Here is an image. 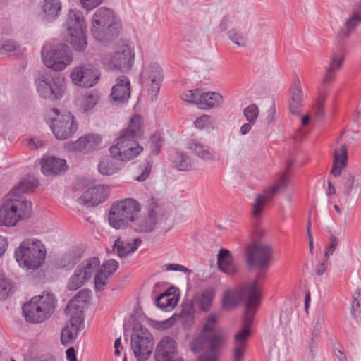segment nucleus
<instances>
[{
  "instance_id": "7c9ffc66",
  "label": "nucleus",
  "mask_w": 361,
  "mask_h": 361,
  "mask_svg": "<svg viewBox=\"0 0 361 361\" xmlns=\"http://www.w3.org/2000/svg\"><path fill=\"white\" fill-rule=\"evenodd\" d=\"M223 102V96L219 92L208 91L201 93L197 106L201 109L208 110L221 106Z\"/></svg>"
},
{
  "instance_id": "c756f323",
  "label": "nucleus",
  "mask_w": 361,
  "mask_h": 361,
  "mask_svg": "<svg viewBox=\"0 0 361 361\" xmlns=\"http://www.w3.org/2000/svg\"><path fill=\"white\" fill-rule=\"evenodd\" d=\"M188 148L201 159L207 161L217 159L216 152L202 140H191L188 144Z\"/></svg>"
},
{
  "instance_id": "2eb2a0df",
  "label": "nucleus",
  "mask_w": 361,
  "mask_h": 361,
  "mask_svg": "<svg viewBox=\"0 0 361 361\" xmlns=\"http://www.w3.org/2000/svg\"><path fill=\"white\" fill-rule=\"evenodd\" d=\"M135 51L127 44L121 46L114 54L102 59V64L109 70H118L123 72L130 71L134 63Z\"/></svg>"
},
{
  "instance_id": "ddd939ff",
  "label": "nucleus",
  "mask_w": 361,
  "mask_h": 361,
  "mask_svg": "<svg viewBox=\"0 0 361 361\" xmlns=\"http://www.w3.org/2000/svg\"><path fill=\"white\" fill-rule=\"evenodd\" d=\"M153 347L154 340L151 333L141 324H135L131 336V348L135 358L138 361L147 360Z\"/></svg>"
},
{
  "instance_id": "e433bc0d",
  "label": "nucleus",
  "mask_w": 361,
  "mask_h": 361,
  "mask_svg": "<svg viewBox=\"0 0 361 361\" xmlns=\"http://www.w3.org/2000/svg\"><path fill=\"white\" fill-rule=\"evenodd\" d=\"M347 161L348 152L345 145H342L339 149H335L331 173L334 176H340L342 170L347 166Z\"/></svg>"
},
{
  "instance_id": "bb28decb",
  "label": "nucleus",
  "mask_w": 361,
  "mask_h": 361,
  "mask_svg": "<svg viewBox=\"0 0 361 361\" xmlns=\"http://www.w3.org/2000/svg\"><path fill=\"white\" fill-rule=\"evenodd\" d=\"M130 96V81L127 76L122 75L116 79L111 87V98L119 103L128 100Z\"/></svg>"
},
{
  "instance_id": "dca6fc26",
  "label": "nucleus",
  "mask_w": 361,
  "mask_h": 361,
  "mask_svg": "<svg viewBox=\"0 0 361 361\" xmlns=\"http://www.w3.org/2000/svg\"><path fill=\"white\" fill-rule=\"evenodd\" d=\"M99 70L92 64H81L75 66L70 74L71 82L83 88L94 87L99 80Z\"/></svg>"
},
{
  "instance_id": "9b49d317",
  "label": "nucleus",
  "mask_w": 361,
  "mask_h": 361,
  "mask_svg": "<svg viewBox=\"0 0 361 361\" xmlns=\"http://www.w3.org/2000/svg\"><path fill=\"white\" fill-rule=\"evenodd\" d=\"M35 83L39 94L45 99H59L65 92V80L59 74L47 73L40 75Z\"/></svg>"
},
{
  "instance_id": "5701e85b",
  "label": "nucleus",
  "mask_w": 361,
  "mask_h": 361,
  "mask_svg": "<svg viewBox=\"0 0 361 361\" xmlns=\"http://www.w3.org/2000/svg\"><path fill=\"white\" fill-rule=\"evenodd\" d=\"M109 188L105 185H98L89 188L82 195L80 200L89 206H97L104 202L109 195Z\"/></svg>"
},
{
  "instance_id": "338daca9",
  "label": "nucleus",
  "mask_w": 361,
  "mask_h": 361,
  "mask_svg": "<svg viewBox=\"0 0 361 361\" xmlns=\"http://www.w3.org/2000/svg\"><path fill=\"white\" fill-rule=\"evenodd\" d=\"M7 246L8 243L6 238L0 235V258L4 254Z\"/></svg>"
},
{
  "instance_id": "69168bd1",
  "label": "nucleus",
  "mask_w": 361,
  "mask_h": 361,
  "mask_svg": "<svg viewBox=\"0 0 361 361\" xmlns=\"http://www.w3.org/2000/svg\"><path fill=\"white\" fill-rule=\"evenodd\" d=\"M254 123L249 122L244 123L240 129V133L242 135H246L247 133H249Z\"/></svg>"
},
{
  "instance_id": "423d86ee",
  "label": "nucleus",
  "mask_w": 361,
  "mask_h": 361,
  "mask_svg": "<svg viewBox=\"0 0 361 361\" xmlns=\"http://www.w3.org/2000/svg\"><path fill=\"white\" fill-rule=\"evenodd\" d=\"M56 300L53 294L43 293L33 298L23 307L26 321L32 323L42 322L54 312Z\"/></svg>"
},
{
  "instance_id": "2f4dec72",
  "label": "nucleus",
  "mask_w": 361,
  "mask_h": 361,
  "mask_svg": "<svg viewBox=\"0 0 361 361\" xmlns=\"http://www.w3.org/2000/svg\"><path fill=\"white\" fill-rule=\"evenodd\" d=\"M361 24V5L355 8L345 19L343 27L338 32L341 38L348 37L352 31Z\"/></svg>"
},
{
  "instance_id": "4be33fe9",
  "label": "nucleus",
  "mask_w": 361,
  "mask_h": 361,
  "mask_svg": "<svg viewBox=\"0 0 361 361\" xmlns=\"http://www.w3.org/2000/svg\"><path fill=\"white\" fill-rule=\"evenodd\" d=\"M177 343L170 336H164L157 343L155 353V361H176Z\"/></svg>"
},
{
  "instance_id": "774afa93",
  "label": "nucleus",
  "mask_w": 361,
  "mask_h": 361,
  "mask_svg": "<svg viewBox=\"0 0 361 361\" xmlns=\"http://www.w3.org/2000/svg\"><path fill=\"white\" fill-rule=\"evenodd\" d=\"M334 354L339 361H347L346 355L340 349H336Z\"/></svg>"
},
{
  "instance_id": "20e7f679",
  "label": "nucleus",
  "mask_w": 361,
  "mask_h": 361,
  "mask_svg": "<svg viewBox=\"0 0 361 361\" xmlns=\"http://www.w3.org/2000/svg\"><path fill=\"white\" fill-rule=\"evenodd\" d=\"M121 28V19L113 10L101 7L94 13L90 32L97 40L110 41L118 35Z\"/></svg>"
},
{
  "instance_id": "8fccbe9b",
  "label": "nucleus",
  "mask_w": 361,
  "mask_h": 361,
  "mask_svg": "<svg viewBox=\"0 0 361 361\" xmlns=\"http://www.w3.org/2000/svg\"><path fill=\"white\" fill-rule=\"evenodd\" d=\"M201 93V90L198 89L188 90L182 93L181 99L188 103L195 104L197 105Z\"/></svg>"
},
{
  "instance_id": "49530a36",
  "label": "nucleus",
  "mask_w": 361,
  "mask_h": 361,
  "mask_svg": "<svg viewBox=\"0 0 361 361\" xmlns=\"http://www.w3.org/2000/svg\"><path fill=\"white\" fill-rule=\"evenodd\" d=\"M99 95L97 92H90L85 94L80 100V109L84 111L92 109L97 104Z\"/></svg>"
},
{
  "instance_id": "603ef678",
  "label": "nucleus",
  "mask_w": 361,
  "mask_h": 361,
  "mask_svg": "<svg viewBox=\"0 0 361 361\" xmlns=\"http://www.w3.org/2000/svg\"><path fill=\"white\" fill-rule=\"evenodd\" d=\"M212 124V118L208 115H202L198 117L194 122L195 126L200 130L209 128Z\"/></svg>"
},
{
  "instance_id": "09e8293b",
  "label": "nucleus",
  "mask_w": 361,
  "mask_h": 361,
  "mask_svg": "<svg viewBox=\"0 0 361 361\" xmlns=\"http://www.w3.org/2000/svg\"><path fill=\"white\" fill-rule=\"evenodd\" d=\"M13 289L12 281L2 276H0V300L6 299Z\"/></svg>"
},
{
  "instance_id": "de8ad7c7",
  "label": "nucleus",
  "mask_w": 361,
  "mask_h": 361,
  "mask_svg": "<svg viewBox=\"0 0 361 361\" xmlns=\"http://www.w3.org/2000/svg\"><path fill=\"white\" fill-rule=\"evenodd\" d=\"M88 279L85 277L80 269L75 270L73 275L70 278L68 283V288L70 290H75L80 288Z\"/></svg>"
},
{
  "instance_id": "864d4df0",
  "label": "nucleus",
  "mask_w": 361,
  "mask_h": 361,
  "mask_svg": "<svg viewBox=\"0 0 361 361\" xmlns=\"http://www.w3.org/2000/svg\"><path fill=\"white\" fill-rule=\"evenodd\" d=\"M81 7L85 11H92L100 6L104 0H78Z\"/></svg>"
},
{
  "instance_id": "58836bf2",
  "label": "nucleus",
  "mask_w": 361,
  "mask_h": 361,
  "mask_svg": "<svg viewBox=\"0 0 361 361\" xmlns=\"http://www.w3.org/2000/svg\"><path fill=\"white\" fill-rule=\"evenodd\" d=\"M142 119L138 115H134L129 123L128 128L121 131L120 135L137 140L142 135Z\"/></svg>"
},
{
  "instance_id": "f3484780",
  "label": "nucleus",
  "mask_w": 361,
  "mask_h": 361,
  "mask_svg": "<svg viewBox=\"0 0 361 361\" xmlns=\"http://www.w3.org/2000/svg\"><path fill=\"white\" fill-rule=\"evenodd\" d=\"M51 128L56 139L66 140L73 136L78 130V124L71 113L56 114L52 118Z\"/></svg>"
},
{
  "instance_id": "3c124183",
  "label": "nucleus",
  "mask_w": 361,
  "mask_h": 361,
  "mask_svg": "<svg viewBox=\"0 0 361 361\" xmlns=\"http://www.w3.org/2000/svg\"><path fill=\"white\" fill-rule=\"evenodd\" d=\"M259 109L257 105L252 104L249 105L243 110V114L246 120L255 123L259 116Z\"/></svg>"
},
{
  "instance_id": "c9c22d12",
  "label": "nucleus",
  "mask_w": 361,
  "mask_h": 361,
  "mask_svg": "<svg viewBox=\"0 0 361 361\" xmlns=\"http://www.w3.org/2000/svg\"><path fill=\"white\" fill-rule=\"evenodd\" d=\"M142 240L140 238H135L132 243H128L118 238L114 243V249L118 255L122 258L133 253L141 245Z\"/></svg>"
},
{
  "instance_id": "0eeeda50",
  "label": "nucleus",
  "mask_w": 361,
  "mask_h": 361,
  "mask_svg": "<svg viewBox=\"0 0 361 361\" xmlns=\"http://www.w3.org/2000/svg\"><path fill=\"white\" fill-rule=\"evenodd\" d=\"M141 210L140 204L134 199H125L114 203L109 212V225L116 228H125L135 220Z\"/></svg>"
},
{
  "instance_id": "13d9d810",
  "label": "nucleus",
  "mask_w": 361,
  "mask_h": 361,
  "mask_svg": "<svg viewBox=\"0 0 361 361\" xmlns=\"http://www.w3.org/2000/svg\"><path fill=\"white\" fill-rule=\"evenodd\" d=\"M338 245V240L334 235H331L330 239V245L325 250V258L328 259L329 256L333 255Z\"/></svg>"
},
{
  "instance_id": "cd10ccee",
  "label": "nucleus",
  "mask_w": 361,
  "mask_h": 361,
  "mask_svg": "<svg viewBox=\"0 0 361 361\" xmlns=\"http://www.w3.org/2000/svg\"><path fill=\"white\" fill-rule=\"evenodd\" d=\"M345 60V53L341 49L334 51L329 61V64L322 78L324 84L333 82L336 79V73L341 70Z\"/></svg>"
},
{
  "instance_id": "412c9836",
  "label": "nucleus",
  "mask_w": 361,
  "mask_h": 361,
  "mask_svg": "<svg viewBox=\"0 0 361 361\" xmlns=\"http://www.w3.org/2000/svg\"><path fill=\"white\" fill-rule=\"evenodd\" d=\"M226 338V332L221 329L204 336L202 337V347L207 341L209 345V350L212 352L209 354L202 355L200 357L198 361H217L218 355L215 351L223 346Z\"/></svg>"
},
{
  "instance_id": "37998d69",
  "label": "nucleus",
  "mask_w": 361,
  "mask_h": 361,
  "mask_svg": "<svg viewBox=\"0 0 361 361\" xmlns=\"http://www.w3.org/2000/svg\"><path fill=\"white\" fill-rule=\"evenodd\" d=\"M173 167L180 171H188L192 168L191 157L183 152H177L172 161Z\"/></svg>"
},
{
  "instance_id": "6ab92c4d",
  "label": "nucleus",
  "mask_w": 361,
  "mask_h": 361,
  "mask_svg": "<svg viewBox=\"0 0 361 361\" xmlns=\"http://www.w3.org/2000/svg\"><path fill=\"white\" fill-rule=\"evenodd\" d=\"M286 174L283 173L273 185L257 195L252 210V214L254 217L258 218L262 214L265 204L271 200L280 188L286 185Z\"/></svg>"
},
{
  "instance_id": "b1692460",
  "label": "nucleus",
  "mask_w": 361,
  "mask_h": 361,
  "mask_svg": "<svg viewBox=\"0 0 361 361\" xmlns=\"http://www.w3.org/2000/svg\"><path fill=\"white\" fill-rule=\"evenodd\" d=\"M41 171L46 176L59 175L68 168L65 159L56 158L52 156H44L41 159Z\"/></svg>"
},
{
  "instance_id": "f257e3e1",
  "label": "nucleus",
  "mask_w": 361,
  "mask_h": 361,
  "mask_svg": "<svg viewBox=\"0 0 361 361\" xmlns=\"http://www.w3.org/2000/svg\"><path fill=\"white\" fill-rule=\"evenodd\" d=\"M264 277V274L259 272L256 279L247 283L240 294L236 289H228L224 294L222 300L224 308L234 307L241 297L247 309L244 315L242 329L235 336L234 361H243V353L246 348L247 340L250 335V326L253 321L254 312L259 307L261 302V286L259 280Z\"/></svg>"
},
{
  "instance_id": "aec40b11",
  "label": "nucleus",
  "mask_w": 361,
  "mask_h": 361,
  "mask_svg": "<svg viewBox=\"0 0 361 361\" xmlns=\"http://www.w3.org/2000/svg\"><path fill=\"white\" fill-rule=\"evenodd\" d=\"M216 297V290L212 288H208L205 290L197 293L191 300L190 308L187 310L188 314L195 313L196 312H208ZM187 307H184L186 311Z\"/></svg>"
},
{
  "instance_id": "052dcab7",
  "label": "nucleus",
  "mask_w": 361,
  "mask_h": 361,
  "mask_svg": "<svg viewBox=\"0 0 361 361\" xmlns=\"http://www.w3.org/2000/svg\"><path fill=\"white\" fill-rule=\"evenodd\" d=\"M166 270L167 271H181L187 274H190L191 271L186 267L178 264H169L166 265Z\"/></svg>"
},
{
  "instance_id": "f8f14e48",
  "label": "nucleus",
  "mask_w": 361,
  "mask_h": 361,
  "mask_svg": "<svg viewBox=\"0 0 361 361\" xmlns=\"http://www.w3.org/2000/svg\"><path fill=\"white\" fill-rule=\"evenodd\" d=\"M163 79V68L158 62L151 61L143 67L140 81L151 101L157 99Z\"/></svg>"
},
{
  "instance_id": "473e14b6",
  "label": "nucleus",
  "mask_w": 361,
  "mask_h": 361,
  "mask_svg": "<svg viewBox=\"0 0 361 361\" xmlns=\"http://www.w3.org/2000/svg\"><path fill=\"white\" fill-rule=\"evenodd\" d=\"M61 2L59 0H44L41 6L42 19L50 22L56 19L61 11Z\"/></svg>"
},
{
  "instance_id": "6e6d98bb",
  "label": "nucleus",
  "mask_w": 361,
  "mask_h": 361,
  "mask_svg": "<svg viewBox=\"0 0 361 361\" xmlns=\"http://www.w3.org/2000/svg\"><path fill=\"white\" fill-rule=\"evenodd\" d=\"M151 152L152 154L159 153L161 146L162 145V140L159 135H154L151 139Z\"/></svg>"
},
{
  "instance_id": "ea45409f",
  "label": "nucleus",
  "mask_w": 361,
  "mask_h": 361,
  "mask_svg": "<svg viewBox=\"0 0 361 361\" xmlns=\"http://www.w3.org/2000/svg\"><path fill=\"white\" fill-rule=\"evenodd\" d=\"M156 224L157 212L153 209H150L147 215L137 221L136 228L140 232L148 233L154 230Z\"/></svg>"
},
{
  "instance_id": "a211bd4d",
  "label": "nucleus",
  "mask_w": 361,
  "mask_h": 361,
  "mask_svg": "<svg viewBox=\"0 0 361 361\" xmlns=\"http://www.w3.org/2000/svg\"><path fill=\"white\" fill-rule=\"evenodd\" d=\"M102 137L100 135L90 133L81 136L75 142L66 143L68 152L87 154L102 148Z\"/></svg>"
},
{
  "instance_id": "9d476101",
  "label": "nucleus",
  "mask_w": 361,
  "mask_h": 361,
  "mask_svg": "<svg viewBox=\"0 0 361 361\" xmlns=\"http://www.w3.org/2000/svg\"><path fill=\"white\" fill-rule=\"evenodd\" d=\"M143 149L137 140L119 135L116 144L111 146L109 151L111 158L116 161L125 164L137 157Z\"/></svg>"
},
{
  "instance_id": "4d7b16f0",
  "label": "nucleus",
  "mask_w": 361,
  "mask_h": 361,
  "mask_svg": "<svg viewBox=\"0 0 361 361\" xmlns=\"http://www.w3.org/2000/svg\"><path fill=\"white\" fill-rule=\"evenodd\" d=\"M235 18L233 16L227 15L222 18L219 23L220 31H225L231 25L234 23Z\"/></svg>"
},
{
  "instance_id": "bf43d9fd",
  "label": "nucleus",
  "mask_w": 361,
  "mask_h": 361,
  "mask_svg": "<svg viewBox=\"0 0 361 361\" xmlns=\"http://www.w3.org/2000/svg\"><path fill=\"white\" fill-rule=\"evenodd\" d=\"M16 48V45L14 42L11 40H6L0 43V50L3 53H11Z\"/></svg>"
},
{
  "instance_id": "f03ea898",
  "label": "nucleus",
  "mask_w": 361,
  "mask_h": 361,
  "mask_svg": "<svg viewBox=\"0 0 361 361\" xmlns=\"http://www.w3.org/2000/svg\"><path fill=\"white\" fill-rule=\"evenodd\" d=\"M32 187L34 184L31 181L24 179L6 195L0 204L1 226L14 227L32 217V203L23 194L28 192Z\"/></svg>"
},
{
  "instance_id": "680f3d73",
  "label": "nucleus",
  "mask_w": 361,
  "mask_h": 361,
  "mask_svg": "<svg viewBox=\"0 0 361 361\" xmlns=\"http://www.w3.org/2000/svg\"><path fill=\"white\" fill-rule=\"evenodd\" d=\"M151 169H152V165L149 163H147L145 165L144 169H143L142 173H140V175L136 176L135 178V180L137 181H139V182L145 180L149 177V175L151 172Z\"/></svg>"
},
{
  "instance_id": "39448f33",
  "label": "nucleus",
  "mask_w": 361,
  "mask_h": 361,
  "mask_svg": "<svg viewBox=\"0 0 361 361\" xmlns=\"http://www.w3.org/2000/svg\"><path fill=\"white\" fill-rule=\"evenodd\" d=\"M47 249L44 243L37 238L22 240L14 250V257L19 267L26 270H36L44 262Z\"/></svg>"
},
{
  "instance_id": "0e129e2a",
  "label": "nucleus",
  "mask_w": 361,
  "mask_h": 361,
  "mask_svg": "<svg viewBox=\"0 0 361 361\" xmlns=\"http://www.w3.org/2000/svg\"><path fill=\"white\" fill-rule=\"evenodd\" d=\"M66 359L68 361H78L75 350L73 347H71L66 350Z\"/></svg>"
},
{
  "instance_id": "e2e57ef3",
  "label": "nucleus",
  "mask_w": 361,
  "mask_h": 361,
  "mask_svg": "<svg viewBox=\"0 0 361 361\" xmlns=\"http://www.w3.org/2000/svg\"><path fill=\"white\" fill-rule=\"evenodd\" d=\"M328 267V259L325 258L321 263H319L315 267L316 274L321 276L324 274Z\"/></svg>"
},
{
  "instance_id": "c03bdc74",
  "label": "nucleus",
  "mask_w": 361,
  "mask_h": 361,
  "mask_svg": "<svg viewBox=\"0 0 361 361\" xmlns=\"http://www.w3.org/2000/svg\"><path fill=\"white\" fill-rule=\"evenodd\" d=\"M360 185L359 178L357 175L353 173H348L343 176V192L349 197L353 190H357Z\"/></svg>"
},
{
  "instance_id": "f704fd0d",
  "label": "nucleus",
  "mask_w": 361,
  "mask_h": 361,
  "mask_svg": "<svg viewBox=\"0 0 361 361\" xmlns=\"http://www.w3.org/2000/svg\"><path fill=\"white\" fill-rule=\"evenodd\" d=\"M219 268L228 275H233L238 271V267L233 262V257L228 250L221 249L218 255Z\"/></svg>"
},
{
  "instance_id": "393cba45",
  "label": "nucleus",
  "mask_w": 361,
  "mask_h": 361,
  "mask_svg": "<svg viewBox=\"0 0 361 361\" xmlns=\"http://www.w3.org/2000/svg\"><path fill=\"white\" fill-rule=\"evenodd\" d=\"M250 27L251 24L247 20L240 22L238 27L228 30V37L238 47H247L250 44L248 31Z\"/></svg>"
},
{
  "instance_id": "1a4fd4ad",
  "label": "nucleus",
  "mask_w": 361,
  "mask_h": 361,
  "mask_svg": "<svg viewBox=\"0 0 361 361\" xmlns=\"http://www.w3.org/2000/svg\"><path fill=\"white\" fill-rule=\"evenodd\" d=\"M66 28L68 41L77 51H83L87 47L85 35L86 24L82 13L79 10H70L68 14Z\"/></svg>"
},
{
  "instance_id": "a18cd8bd",
  "label": "nucleus",
  "mask_w": 361,
  "mask_h": 361,
  "mask_svg": "<svg viewBox=\"0 0 361 361\" xmlns=\"http://www.w3.org/2000/svg\"><path fill=\"white\" fill-rule=\"evenodd\" d=\"M81 257V252L79 249L74 248L66 251L61 259V265L63 267H71Z\"/></svg>"
},
{
  "instance_id": "a19ab883",
  "label": "nucleus",
  "mask_w": 361,
  "mask_h": 361,
  "mask_svg": "<svg viewBox=\"0 0 361 361\" xmlns=\"http://www.w3.org/2000/svg\"><path fill=\"white\" fill-rule=\"evenodd\" d=\"M100 260L96 257L84 260L77 268L80 269L88 281L99 271Z\"/></svg>"
},
{
  "instance_id": "79ce46f5",
  "label": "nucleus",
  "mask_w": 361,
  "mask_h": 361,
  "mask_svg": "<svg viewBox=\"0 0 361 361\" xmlns=\"http://www.w3.org/2000/svg\"><path fill=\"white\" fill-rule=\"evenodd\" d=\"M109 157L102 158L98 164V171L103 176H112L120 170L118 161L115 162Z\"/></svg>"
},
{
  "instance_id": "4c0bfd02",
  "label": "nucleus",
  "mask_w": 361,
  "mask_h": 361,
  "mask_svg": "<svg viewBox=\"0 0 361 361\" xmlns=\"http://www.w3.org/2000/svg\"><path fill=\"white\" fill-rule=\"evenodd\" d=\"M178 300V296L168 290L157 298V305L163 311L169 312L175 308Z\"/></svg>"
},
{
  "instance_id": "4468645a",
  "label": "nucleus",
  "mask_w": 361,
  "mask_h": 361,
  "mask_svg": "<svg viewBox=\"0 0 361 361\" xmlns=\"http://www.w3.org/2000/svg\"><path fill=\"white\" fill-rule=\"evenodd\" d=\"M248 265L259 269H268L271 264L273 248L269 243L253 242L249 244L245 250Z\"/></svg>"
},
{
  "instance_id": "c85d7f7f",
  "label": "nucleus",
  "mask_w": 361,
  "mask_h": 361,
  "mask_svg": "<svg viewBox=\"0 0 361 361\" xmlns=\"http://www.w3.org/2000/svg\"><path fill=\"white\" fill-rule=\"evenodd\" d=\"M217 319V315L215 313H210L206 317L201 332L190 345V348L193 352H199L202 348V337H204V336H206L219 329H215Z\"/></svg>"
},
{
  "instance_id": "6e6552de",
  "label": "nucleus",
  "mask_w": 361,
  "mask_h": 361,
  "mask_svg": "<svg viewBox=\"0 0 361 361\" xmlns=\"http://www.w3.org/2000/svg\"><path fill=\"white\" fill-rule=\"evenodd\" d=\"M41 55L44 64L56 71L64 70L73 61L69 47L54 42H47L42 49Z\"/></svg>"
},
{
  "instance_id": "72a5a7b5",
  "label": "nucleus",
  "mask_w": 361,
  "mask_h": 361,
  "mask_svg": "<svg viewBox=\"0 0 361 361\" xmlns=\"http://www.w3.org/2000/svg\"><path fill=\"white\" fill-rule=\"evenodd\" d=\"M303 95L300 80H295L290 91L289 108L293 114H299L303 105Z\"/></svg>"
},
{
  "instance_id": "5fc2aeb1",
  "label": "nucleus",
  "mask_w": 361,
  "mask_h": 361,
  "mask_svg": "<svg viewBox=\"0 0 361 361\" xmlns=\"http://www.w3.org/2000/svg\"><path fill=\"white\" fill-rule=\"evenodd\" d=\"M174 324L173 317H171L168 319L160 321V322H154L152 326L157 330H165L170 327H171Z\"/></svg>"
},
{
  "instance_id": "a878e982",
  "label": "nucleus",
  "mask_w": 361,
  "mask_h": 361,
  "mask_svg": "<svg viewBox=\"0 0 361 361\" xmlns=\"http://www.w3.org/2000/svg\"><path fill=\"white\" fill-rule=\"evenodd\" d=\"M118 267V262L112 259L105 261L102 265L99 264V271L94 277V286L97 290L101 291L104 289L109 277L117 270Z\"/></svg>"
},
{
  "instance_id": "7ed1b4c3",
  "label": "nucleus",
  "mask_w": 361,
  "mask_h": 361,
  "mask_svg": "<svg viewBox=\"0 0 361 361\" xmlns=\"http://www.w3.org/2000/svg\"><path fill=\"white\" fill-rule=\"evenodd\" d=\"M90 299V292L87 290L80 291L68 302L66 307V314L69 322L61 330V341L62 344L73 343L78 336L84 326L83 309Z\"/></svg>"
}]
</instances>
